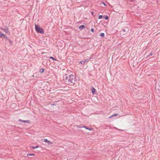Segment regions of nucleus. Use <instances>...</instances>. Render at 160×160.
Returning a JSON list of instances; mask_svg holds the SVG:
<instances>
[{
  "label": "nucleus",
  "instance_id": "14",
  "mask_svg": "<svg viewBox=\"0 0 160 160\" xmlns=\"http://www.w3.org/2000/svg\"><path fill=\"white\" fill-rule=\"evenodd\" d=\"M79 63L81 64L84 65L85 63V61L84 60L81 61Z\"/></svg>",
  "mask_w": 160,
  "mask_h": 160
},
{
  "label": "nucleus",
  "instance_id": "24",
  "mask_svg": "<svg viewBox=\"0 0 160 160\" xmlns=\"http://www.w3.org/2000/svg\"><path fill=\"white\" fill-rule=\"evenodd\" d=\"M152 55V52H151V53L149 54L147 56V57H149V56H151Z\"/></svg>",
  "mask_w": 160,
  "mask_h": 160
},
{
  "label": "nucleus",
  "instance_id": "1",
  "mask_svg": "<svg viewBox=\"0 0 160 160\" xmlns=\"http://www.w3.org/2000/svg\"><path fill=\"white\" fill-rule=\"evenodd\" d=\"M63 80L65 83L67 85H70L72 83L75 84L77 82L76 76L72 74H66L63 76Z\"/></svg>",
  "mask_w": 160,
  "mask_h": 160
},
{
  "label": "nucleus",
  "instance_id": "4",
  "mask_svg": "<svg viewBox=\"0 0 160 160\" xmlns=\"http://www.w3.org/2000/svg\"><path fill=\"white\" fill-rule=\"evenodd\" d=\"M122 31L124 32V34L126 33L128 31V29L127 27L125 28H122Z\"/></svg>",
  "mask_w": 160,
  "mask_h": 160
},
{
  "label": "nucleus",
  "instance_id": "6",
  "mask_svg": "<svg viewBox=\"0 0 160 160\" xmlns=\"http://www.w3.org/2000/svg\"><path fill=\"white\" fill-rule=\"evenodd\" d=\"M44 141L45 142L47 143L48 145L51 144H52V142H51L50 141H49L47 139H44Z\"/></svg>",
  "mask_w": 160,
  "mask_h": 160
},
{
  "label": "nucleus",
  "instance_id": "23",
  "mask_svg": "<svg viewBox=\"0 0 160 160\" xmlns=\"http://www.w3.org/2000/svg\"><path fill=\"white\" fill-rule=\"evenodd\" d=\"M30 147L32 149H35V147H34L33 146H30Z\"/></svg>",
  "mask_w": 160,
  "mask_h": 160
},
{
  "label": "nucleus",
  "instance_id": "19",
  "mask_svg": "<svg viewBox=\"0 0 160 160\" xmlns=\"http://www.w3.org/2000/svg\"><path fill=\"white\" fill-rule=\"evenodd\" d=\"M49 58L52 59V60H54L55 61H57L56 59H55V58H54L53 57H49Z\"/></svg>",
  "mask_w": 160,
  "mask_h": 160
},
{
  "label": "nucleus",
  "instance_id": "9",
  "mask_svg": "<svg viewBox=\"0 0 160 160\" xmlns=\"http://www.w3.org/2000/svg\"><path fill=\"white\" fill-rule=\"evenodd\" d=\"M6 42L8 43H9V44L10 45H12V42L9 39H8L7 41H6Z\"/></svg>",
  "mask_w": 160,
  "mask_h": 160
},
{
  "label": "nucleus",
  "instance_id": "27",
  "mask_svg": "<svg viewBox=\"0 0 160 160\" xmlns=\"http://www.w3.org/2000/svg\"><path fill=\"white\" fill-rule=\"evenodd\" d=\"M102 3H103L104 4V5L105 6H106V5L105 4V3L103 2H102Z\"/></svg>",
  "mask_w": 160,
  "mask_h": 160
},
{
  "label": "nucleus",
  "instance_id": "21",
  "mask_svg": "<svg viewBox=\"0 0 160 160\" xmlns=\"http://www.w3.org/2000/svg\"><path fill=\"white\" fill-rule=\"evenodd\" d=\"M103 18V16L102 15H99L98 17V18L99 19H101Z\"/></svg>",
  "mask_w": 160,
  "mask_h": 160
},
{
  "label": "nucleus",
  "instance_id": "26",
  "mask_svg": "<svg viewBox=\"0 0 160 160\" xmlns=\"http://www.w3.org/2000/svg\"><path fill=\"white\" fill-rule=\"evenodd\" d=\"M51 105L52 106H55V105H56V103H52V104H51Z\"/></svg>",
  "mask_w": 160,
  "mask_h": 160
},
{
  "label": "nucleus",
  "instance_id": "20",
  "mask_svg": "<svg viewBox=\"0 0 160 160\" xmlns=\"http://www.w3.org/2000/svg\"><path fill=\"white\" fill-rule=\"evenodd\" d=\"M91 59V57H90L89 58H88V59H85V60H84V61H85V62H88L89 60L90 59Z\"/></svg>",
  "mask_w": 160,
  "mask_h": 160
},
{
  "label": "nucleus",
  "instance_id": "13",
  "mask_svg": "<svg viewBox=\"0 0 160 160\" xmlns=\"http://www.w3.org/2000/svg\"><path fill=\"white\" fill-rule=\"evenodd\" d=\"M103 18L106 20L108 19V15H104L103 16Z\"/></svg>",
  "mask_w": 160,
  "mask_h": 160
},
{
  "label": "nucleus",
  "instance_id": "29",
  "mask_svg": "<svg viewBox=\"0 0 160 160\" xmlns=\"http://www.w3.org/2000/svg\"><path fill=\"white\" fill-rule=\"evenodd\" d=\"M115 128L116 129L118 130L117 128ZM118 130H119V131H122V130H121V129H118Z\"/></svg>",
  "mask_w": 160,
  "mask_h": 160
},
{
  "label": "nucleus",
  "instance_id": "12",
  "mask_svg": "<svg viewBox=\"0 0 160 160\" xmlns=\"http://www.w3.org/2000/svg\"><path fill=\"white\" fill-rule=\"evenodd\" d=\"M84 128H85L86 129L88 130L89 131H92L93 130V128H89L86 126L85 127H84Z\"/></svg>",
  "mask_w": 160,
  "mask_h": 160
},
{
  "label": "nucleus",
  "instance_id": "3",
  "mask_svg": "<svg viewBox=\"0 0 160 160\" xmlns=\"http://www.w3.org/2000/svg\"><path fill=\"white\" fill-rule=\"evenodd\" d=\"M1 29L3 30L6 33L8 34H10V33L8 30V27H6V28H2Z\"/></svg>",
  "mask_w": 160,
  "mask_h": 160
},
{
  "label": "nucleus",
  "instance_id": "22",
  "mask_svg": "<svg viewBox=\"0 0 160 160\" xmlns=\"http://www.w3.org/2000/svg\"><path fill=\"white\" fill-rule=\"evenodd\" d=\"M27 156H35V154H34L29 153V154H27Z\"/></svg>",
  "mask_w": 160,
  "mask_h": 160
},
{
  "label": "nucleus",
  "instance_id": "7",
  "mask_svg": "<svg viewBox=\"0 0 160 160\" xmlns=\"http://www.w3.org/2000/svg\"><path fill=\"white\" fill-rule=\"evenodd\" d=\"M91 91L92 92V94L94 95L96 92V89L93 87H92L91 89Z\"/></svg>",
  "mask_w": 160,
  "mask_h": 160
},
{
  "label": "nucleus",
  "instance_id": "8",
  "mask_svg": "<svg viewBox=\"0 0 160 160\" xmlns=\"http://www.w3.org/2000/svg\"><path fill=\"white\" fill-rule=\"evenodd\" d=\"M85 28V26L83 25H81L79 27V29H80L81 30H82L84 29Z\"/></svg>",
  "mask_w": 160,
  "mask_h": 160
},
{
  "label": "nucleus",
  "instance_id": "28",
  "mask_svg": "<svg viewBox=\"0 0 160 160\" xmlns=\"http://www.w3.org/2000/svg\"><path fill=\"white\" fill-rule=\"evenodd\" d=\"M39 147V146H37L35 147V148H38Z\"/></svg>",
  "mask_w": 160,
  "mask_h": 160
},
{
  "label": "nucleus",
  "instance_id": "18",
  "mask_svg": "<svg viewBox=\"0 0 160 160\" xmlns=\"http://www.w3.org/2000/svg\"><path fill=\"white\" fill-rule=\"evenodd\" d=\"M3 38H5L6 41H7L9 39L5 35Z\"/></svg>",
  "mask_w": 160,
  "mask_h": 160
},
{
  "label": "nucleus",
  "instance_id": "2",
  "mask_svg": "<svg viewBox=\"0 0 160 160\" xmlns=\"http://www.w3.org/2000/svg\"><path fill=\"white\" fill-rule=\"evenodd\" d=\"M35 30L37 32L41 34L44 33V31L43 29L41 28L38 25H37L35 23Z\"/></svg>",
  "mask_w": 160,
  "mask_h": 160
},
{
  "label": "nucleus",
  "instance_id": "30",
  "mask_svg": "<svg viewBox=\"0 0 160 160\" xmlns=\"http://www.w3.org/2000/svg\"><path fill=\"white\" fill-rule=\"evenodd\" d=\"M91 13L92 14V15H93V14H94V12H91Z\"/></svg>",
  "mask_w": 160,
  "mask_h": 160
},
{
  "label": "nucleus",
  "instance_id": "5",
  "mask_svg": "<svg viewBox=\"0 0 160 160\" xmlns=\"http://www.w3.org/2000/svg\"><path fill=\"white\" fill-rule=\"evenodd\" d=\"M18 121L19 122H23V123H29L30 122V121L29 120H24L19 119Z\"/></svg>",
  "mask_w": 160,
  "mask_h": 160
},
{
  "label": "nucleus",
  "instance_id": "10",
  "mask_svg": "<svg viewBox=\"0 0 160 160\" xmlns=\"http://www.w3.org/2000/svg\"><path fill=\"white\" fill-rule=\"evenodd\" d=\"M5 34L2 33V32L0 31V38H3L4 36H5Z\"/></svg>",
  "mask_w": 160,
  "mask_h": 160
},
{
  "label": "nucleus",
  "instance_id": "11",
  "mask_svg": "<svg viewBox=\"0 0 160 160\" xmlns=\"http://www.w3.org/2000/svg\"><path fill=\"white\" fill-rule=\"evenodd\" d=\"M85 126L83 125V124H81L80 125L78 126L77 127V128H84V127H85Z\"/></svg>",
  "mask_w": 160,
  "mask_h": 160
},
{
  "label": "nucleus",
  "instance_id": "16",
  "mask_svg": "<svg viewBox=\"0 0 160 160\" xmlns=\"http://www.w3.org/2000/svg\"><path fill=\"white\" fill-rule=\"evenodd\" d=\"M39 72L41 73H42L44 71V69L43 68H42L39 70Z\"/></svg>",
  "mask_w": 160,
  "mask_h": 160
},
{
  "label": "nucleus",
  "instance_id": "17",
  "mask_svg": "<svg viewBox=\"0 0 160 160\" xmlns=\"http://www.w3.org/2000/svg\"><path fill=\"white\" fill-rule=\"evenodd\" d=\"M105 35V34L104 33L102 32L100 34V36L104 38Z\"/></svg>",
  "mask_w": 160,
  "mask_h": 160
},
{
  "label": "nucleus",
  "instance_id": "15",
  "mask_svg": "<svg viewBox=\"0 0 160 160\" xmlns=\"http://www.w3.org/2000/svg\"><path fill=\"white\" fill-rule=\"evenodd\" d=\"M118 115V114L115 113V114H113L111 116L109 117V118H112V117H115V116H117Z\"/></svg>",
  "mask_w": 160,
  "mask_h": 160
},
{
  "label": "nucleus",
  "instance_id": "25",
  "mask_svg": "<svg viewBox=\"0 0 160 160\" xmlns=\"http://www.w3.org/2000/svg\"><path fill=\"white\" fill-rule=\"evenodd\" d=\"M91 31L92 32H94V29L93 28H92L91 29Z\"/></svg>",
  "mask_w": 160,
  "mask_h": 160
}]
</instances>
